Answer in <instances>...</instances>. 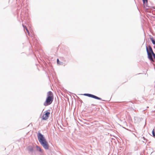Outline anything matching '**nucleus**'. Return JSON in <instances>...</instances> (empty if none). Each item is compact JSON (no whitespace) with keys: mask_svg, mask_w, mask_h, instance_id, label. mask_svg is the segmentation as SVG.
I'll return each mask as SVG.
<instances>
[{"mask_svg":"<svg viewBox=\"0 0 155 155\" xmlns=\"http://www.w3.org/2000/svg\"><path fill=\"white\" fill-rule=\"evenodd\" d=\"M37 137L39 141L43 147L45 149L48 150L49 148V145L41 133H38Z\"/></svg>","mask_w":155,"mask_h":155,"instance_id":"nucleus-1","label":"nucleus"},{"mask_svg":"<svg viewBox=\"0 0 155 155\" xmlns=\"http://www.w3.org/2000/svg\"><path fill=\"white\" fill-rule=\"evenodd\" d=\"M54 99V95L53 93L51 91L47 93V97L44 104L45 106L50 105L52 103Z\"/></svg>","mask_w":155,"mask_h":155,"instance_id":"nucleus-2","label":"nucleus"},{"mask_svg":"<svg viewBox=\"0 0 155 155\" xmlns=\"http://www.w3.org/2000/svg\"><path fill=\"white\" fill-rule=\"evenodd\" d=\"M146 50L148 58L150 60L153 61V58L152 57V54H153V52L152 48L150 46H149V49H148L147 47L146 46Z\"/></svg>","mask_w":155,"mask_h":155,"instance_id":"nucleus-3","label":"nucleus"},{"mask_svg":"<svg viewBox=\"0 0 155 155\" xmlns=\"http://www.w3.org/2000/svg\"><path fill=\"white\" fill-rule=\"evenodd\" d=\"M50 115V113L49 112H47L43 114L42 117V120H47Z\"/></svg>","mask_w":155,"mask_h":155,"instance_id":"nucleus-4","label":"nucleus"},{"mask_svg":"<svg viewBox=\"0 0 155 155\" xmlns=\"http://www.w3.org/2000/svg\"><path fill=\"white\" fill-rule=\"evenodd\" d=\"M84 95L87 96L88 97H91L95 98L96 99H98V100H101V98H99L97 97L95 95H92L91 94H84Z\"/></svg>","mask_w":155,"mask_h":155,"instance_id":"nucleus-5","label":"nucleus"},{"mask_svg":"<svg viewBox=\"0 0 155 155\" xmlns=\"http://www.w3.org/2000/svg\"><path fill=\"white\" fill-rule=\"evenodd\" d=\"M127 110L128 111H131V112H132L134 110V109L132 107H129Z\"/></svg>","mask_w":155,"mask_h":155,"instance_id":"nucleus-6","label":"nucleus"},{"mask_svg":"<svg viewBox=\"0 0 155 155\" xmlns=\"http://www.w3.org/2000/svg\"><path fill=\"white\" fill-rule=\"evenodd\" d=\"M36 147L38 150L39 151L41 152H42V151L40 147L38 146H36Z\"/></svg>","mask_w":155,"mask_h":155,"instance_id":"nucleus-7","label":"nucleus"},{"mask_svg":"<svg viewBox=\"0 0 155 155\" xmlns=\"http://www.w3.org/2000/svg\"><path fill=\"white\" fill-rule=\"evenodd\" d=\"M28 149L29 151H33V147L31 146H29L28 147Z\"/></svg>","mask_w":155,"mask_h":155,"instance_id":"nucleus-8","label":"nucleus"},{"mask_svg":"<svg viewBox=\"0 0 155 155\" xmlns=\"http://www.w3.org/2000/svg\"><path fill=\"white\" fill-rule=\"evenodd\" d=\"M23 27L24 28V30H25V29H26V30L28 32V34H29V31L28 30L27 28V27H26L24 25H23Z\"/></svg>","mask_w":155,"mask_h":155,"instance_id":"nucleus-9","label":"nucleus"},{"mask_svg":"<svg viewBox=\"0 0 155 155\" xmlns=\"http://www.w3.org/2000/svg\"><path fill=\"white\" fill-rule=\"evenodd\" d=\"M23 27L24 28V30H25V29H26V30L28 32V34H29V31L28 30L27 28V27H26L24 25H23Z\"/></svg>","mask_w":155,"mask_h":155,"instance_id":"nucleus-10","label":"nucleus"},{"mask_svg":"<svg viewBox=\"0 0 155 155\" xmlns=\"http://www.w3.org/2000/svg\"><path fill=\"white\" fill-rule=\"evenodd\" d=\"M151 40L153 44L154 45H155V40L153 39L152 38H151Z\"/></svg>","mask_w":155,"mask_h":155,"instance_id":"nucleus-11","label":"nucleus"},{"mask_svg":"<svg viewBox=\"0 0 155 155\" xmlns=\"http://www.w3.org/2000/svg\"><path fill=\"white\" fill-rule=\"evenodd\" d=\"M152 134L153 135V136L154 137L155 136V132H154V129L152 131Z\"/></svg>","mask_w":155,"mask_h":155,"instance_id":"nucleus-12","label":"nucleus"},{"mask_svg":"<svg viewBox=\"0 0 155 155\" xmlns=\"http://www.w3.org/2000/svg\"><path fill=\"white\" fill-rule=\"evenodd\" d=\"M143 1L144 3L147 2V0H143Z\"/></svg>","mask_w":155,"mask_h":155,"instance_id":"nucleus-13","label":"nucleus"},{"mask_svg":"<svg viewBox=\"0 0 155 155\" xmlns=\"http://www.w3.org/2000/svg\"><path fill=\"white\" fill-rule=\"evenodd\" d=\"M57 62L58 64H60V63H59V61L58 59H57Z\"/></svg>","mask_w":155,"mask_h":155,"instance_id":"nucleus-14","label":"nucleus"},{"mask_svg":"<svg viewBox=\"0 0 155 155\" xmlns=\"http://www.w3.org/2000/svg\"><path fill=\"white\" fill-rule=\"evenodd\" d=\"M153 55L154 58L155 59V54H154L153 52Z\"/></svg>","mask_w":155,"mask_h":155,"instance_id":"nucleus-15","label":"nucleus"}]
</instances>
